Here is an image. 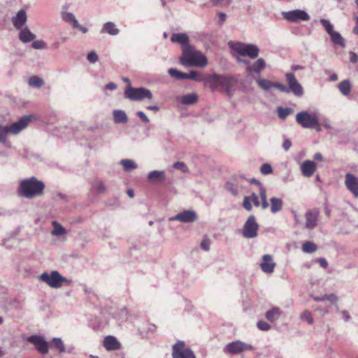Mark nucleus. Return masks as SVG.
<instances>
[{
    "mask_svg": "<svg viewBox=\"0 0 358 358\" xmlns=\"http://www.w3.org/2000/svg\"><path fill=\"white\" fill-rule=\"evenodd\" d=\"M169 75L176 80L189 79L197 82H204L208 84L213 92L217 90L219 87H222L228 96L231 95V89L238 81V75H223L212 73L203 78L196 71H191L189 73H183L176 69L171 68L168 71Z\"/></svg>",
    "mask_w": 358,
    "mask_h": 358,
    "instance_id": "f257e3e1",
    "label": "nucleus"
},
{
    "mask_svg": "<svg viewBox=\"0 0 358 358\" xmlns=\"http://www.w3.org/2000/svg\"><path fill=\"white\" fill-rule=\"evenodd\" d=\"M44 189L45 184L43 181L38 180L36 177H31L20 182L18 194L24 198L32 199L42 196Z\"/></svg>",
    "mask_w": 358,
    "mask_h": 358,
    "instance_id": "f03ea898",
    "label": "nucleus"
},
{
    "mask_svg": "<svg viewBox=\"0 0 358 358\" xmlns=\"http://www.w3.org/2000/svg\"><path fill=\"white\" fill-rule=\"evenodd\" d=\"M180 62L186 66L203 67L208 64L206 57L200 51L195 50L192 46L183 50Z\"/></svg>",
    "mask_w": 358,
    "mask_h": 358,
    "instance_id": "7ed1b4c3",
    "label": "nucleus"
},
{
    "mask_svg": "<svg viewBox=\"0 0 358 358\" xmlns=\"http://www.w3.org/2000/svg\"><path fill=\"white\" fill-rule=\"evenodd\" d=\"M31 119V115H24L10 125L3 126L0 124V142H6L8 134H17L20 133L27 127Z\"/></svg>",
    "mask_w": 358,
    "mask_h": 358,
    "instance_id": "20e7f679",
    "label": "nucleus"
},
{
    "mask_svg": "<svg viewBox=\"0 0 358 358\" xmlns=\"http://www.w3.org/2000/svg\"><path fill=\"white\" fill-rule=\"evenodd\" d=\"M230 48L237 54L242 57L248 56L250 59H256L259 53V48L254 44L243 43L237 42L234 44L229 43Z\"/></svg>",
    "mask_w": 358,
    "mask_h": 358,
    "instance_id": "39448f33",
    "label": "nucleus"
},
{
    "mask_svg": "<svg viewBox=\"0 0 358 358\" xmlns=\"http://www.w3.org/2000/svg\"><path fill=\"white\" fill-rule=\"evenodd\" d=\"M296 121L305 129L315 128L319 124V120L315 114L309 113L306 110L298 113L296 115Z\"/></svg>",
    "mask_w": 358,
    "mask_h": 358,
    "instance_id": "423d86ee",
    "label": "nucleus"
},
{
    "mask_svg": "<svg viewBox=\"0 0 358 358\" xmlns=\"http://www.w3.org/2000/svg\"><path fill=\"white\" fill-rule=\"evenodd\" d=\"M39 279L52 288H59L64 282L67 281L66 278L57 271H53L50 273L44 272L39 276Z\"/></svg>",
    "mask_w": 358,
    "mask_h": 358,
    "instance_id": "0eeeda50",
    "label": "nucleus"
},
{
    "mask_svg": "<svg viewBox=\"0 0 358 358\" xmlns=\"http://www.w3.org/2000/svg\"><path fill=\"white\" fill-rule=\"evenodd\" d=\"M285 78L287 83V94L292 93L297 97H301L304 94V90L295 75L293 73H286Z\"/></svg>",
    "mask_w": 358,
    "mask_h": 358,
    "instance_id": "6e6552de",
    "label": "nucleus"
},
{
    "mask_svg": "<svg viewBox=\"0 0 358 358\" xmlns=\"http://www.w3.org/2000/svg\"><path fill=\"white\" fill-rule=\"evenodd\" d=\"M255 348L240 340H236L228 343L224 348L223 352L229 355H237L244 351L253 350Z\"/></svg>",
    "mask_w": 358,
    "mask_h": 358,
    "instance_id": "1a4fd4ad",
    "label": "nucleus"
},
{
    "mask_svg": "<svg viewBox=\"0 0 358 358\" xmlns=\"http://www.w3.org/2000/svg\"><path fill=\"white\" fill-rule=\"evenodd\" d=\"M259 224L254 215H250L243 227V235L246 238H253L257 236Z\"/></svg>",
    "mask_w": 358,
    "mask_h": 358,
    "instance_id": "9d476101",
    "label": "nucleus"
},
{
    "mask_svg": "<svg viewBox=\"0 0 358 358\" xmlns=\"http://www.w3.org/2000/svg\"><path fill=\"white\" fill-rule=\"evenodd\" d=\"M173 358H196L194 352L189 348H185V343L179 341L173 346Z\"/></svg>",
    "mask_w": 358,
    "mask_h": 358,
    "instance_id": "9b49d317",
    "label": "nucleus"
},
{
    "mask_svg": "<svg viewBox=\"0 0 358 358\" xmlns=\"http://www.w3.org/2000/svg\"><path fill=\"white\" fill-rule=\"evenodd\" d=\"M304 217L306 220L304 228L308 230L314 229L318 225L320 217L319 209L314 208L308 210L304 215Z\"/></svg>",
    "mask_w": 358,
    "mask_h": 358,
    "instance_id": "f8f14e48",
    "label": "nucleus"
},
{
    "mask_svg": "<svg viewBox=\"0 0 358 358\" xmlns=\"http://www.w3.org/2000/svg\"><path fill=\"white\" fill-rule=\"evenodd\" d=\"M282 15L285 20L291 22H297L299 20L308 21L310 19L308 13L301 9L282 12Z\"/></svg>",
    "mask_w": 358,
    "mask_h": 358,
    "instance_id": "ddd939ff",
    "label": "nucleus"
},
{
    "mask_svg": "<svg viewBox=\"0 0 358 358\" xmlns=\"http://www.w3.org/2000/svg\"><path fill=\"white\" fill-rule=\"evenodd\" d=\"M198 219L196 213L192 210H184L169 218V221H180L183 223H192Z\"/></svg>",
    "mask_w": 358,
    "mask_h": 358,
    "instance_id": "4468645a",
    "label": "nucleus"
},
{
    "mask_svg": "<svg viewBox=\"0 0 358 358\" xmlns=\"http://www.w3.org/2000/svg\"><path fill=\"white\" fill-rule=\"evenodd\" d=\"M27 341L34 345L40 353L45 355L48 352V343L45 340L44 337L39 335H32L29 336Z\"/></svg>",
    "mask_w": 358,
    "mask_h": 358,
    "instance_id": "2eb2a0df",
    "label": "nucleus"
},
{
    "mask_svg": "<svg viewBox=\"0 0 358 358\" xmlns=\"http://www.w3.org/2000/svg\"><path fill=\"white\" fill-rule=\"evenodd\" d=\"M345 185L347 188L355 197L358 196V178L351 173L345 176Z\"/></svg>",
    "mask_w": 358,
    "mask_h": 358,
    "instance_id": "dca6fc26",
    "label": "nucleus"
},
{
    "mask_svg": "<svg viewBox=\"0 0 358 358\" xmlns=\"http://www.w3.org/2000/svg\"><path fill=\"white\" fill-rule=\"evenodd\" d=\"M103 345L104 348L108 351L117 350H119L121 347L120 343L113 336H107L105 337Z\"/></svg>",
    "mask_w": 358,
    "mask_h": 358,
    "instance_id": "f3484780",
    "label": "nucleus"
},
{
    "mask_svg": "<svg viewBox=\"0 0 358 358\" xmlns=\"http://www.w3.org/2000/svg\"><path fill=\"white\" fill-rule=\"evenodd\" d=\"M171 41L173 43H178L182 47V50L186 49L187 47L191 46L189 43V37L187 34L185 33H177L173 34L171 37Z\"/></svg>",
    "mask_w": 358,
    "mask_h": 358,
    "instance_id": "a211bd4d",
    "label": "nucleus"
},
{
    "mask_svg": "<svg viewBox=\"0 0 358 358\" xmlns=\"http://www.w3.org/2000/svg\"><path fill=\"white\" fill-rule=\"evenodd\" d=\"M263 262L260 264L262 270L266 273L273 272L275 264L272 262V257L270 255H264L262 257Z\"/></svg>",
    "mask_w": 358,
    "mask_h": 358,
    "instance_id": "6ab92c4d",
    "label": "nucleus"
},
{
    "mask_svg": "<svg viewBox=\"0 0 358 358\" xmlns=\"http://www.w3.org/2000/svg\"><path fill=\"white\" fill-rule=\"evenodd\" d=\"M302 173L306 177H310L316 170V164L313 161L306 160L301 166Z\"/></svg>",
    "mask_w": 358,
    "mask_h": 358,
    "instance_id": "aec40b11",
    "label": "nucleus"
},
{
    "mask_svg": "<svg viewBox=\"0 0 358 358\" xmlns=\"http://www.w3.org/2000/svg\"><path fill=\"white\" fill-rule=\"evenodd\" d=\"M266 67V62L263 58H259L252 64L249 65L246 68V71L248 73H260Z\"/></svg>",
    "mask_w": 358,
    "mask_h": 358,
    "instance_id": "412c9836",
    "label": "nucleus"
},
{
    "mask_svg": "<svg viewBox=\"0 0 358 358\" xmlns=\"http://www.w3.org/2000/svg\"><path fill=\"white\" fill-rule=\"evenodd\" d=\"M27 21V13L24 10H19L16 15L13 18V24L14 27L20 29Z\"/></svg>",
    "mask_w": 358,
    "mask_h": 358,
    "instance_id": "4be33fe9",
    "label": "nucleus"
},
{
    "mask_svg": "<svg viewBox=\"0 0 358 358\" xmlns=\"http://www.w3.org/2000/svg\"><path fill=\"white\" fill-rule=\"evenodd\" d=\"M165 179V172L164 171H152L148 176V180L152 183L163 182Z\"/></svg>",
    "mask_w": 358,
    "mask_h": 358,
    "instance_id": "5701e85b",
    "label": "nucleus"
},
{
    "mask_svg": "<svg viewBox=\"0 0 358 358\" xmlns=\"http://www.w3.org/2000/svg\"><path fill=\"white\" fill-rule=\"evenodd\" d=\"M119 32V29L113 22H108L104 23L101 29V34H108L111 36H117Z\"/></svg>",
    "mask_w": 358,
    "mask_h": 358,
    "instance_id": "b1692460",
    "label": "nucleus"
},
{
    "mask_svg": "<svg viewBox=\"0 0 358 358\" xmlns=\"http://www.w3.org/2000/svg\"><path fill=\"white\" fill-rule=\"evenodd\" d=\"M20 29L19 38L22 43H27L36 38V35L33 34L28 27H26Z\"/></svg>",
    "mask_w": 358,
    "mask_h": 358,
    "instance_id": "393cba45",
    "label": "nucleus"
},
{
    "mask_svg": "<svg viewBox=\"0 0 358 358\" xmlns=\"http://www.w3.org/2000/svg\"><path fill=\"white\" fill-rule=\"evenodd\" d=\"M156 330V326L152 324H147L138 329V334L141 338L151 336Z\"/></svg>",
    "mask_w": 358,
    "mask_h": 358,
    "instance_id": "a878e982",
    "label": "nucleus"
},
{
    "mask_svg": "<svg viewBox=\"0 0 358 358\" xmlns=\"http://www.w3.org/2000/svg\"><path fill=\"white\" fill-rule=\"evenodd\" d=\"M144 99H152L151 91L144 87H136V101H142Z\"/></svg>",
    "mask_w": 358,
    "mask_h": 358,
    "instance_id": "bb28decb",
    "label": "nucleus"
},
{
    "mask_svg": "<svg viewBox=\"0 0 358 358\" xmlns=\"http://www.w3.org/2000/svg\"><path fill=\"white\" fill-rule=\"evenodd\" d=\"M280 315L281 311L280 308L278 307H273L266 313L265 317L269 322H273L278 320L280 318Z\"/></svg>",
    "mask_w": 358,
    "mask_h": 358,
    "instance_id": "cd10ccee",
    "label": "nucleus"
},
{
    "mask_svg": "<svg viewBox=\"0 0 358 358\" xmlns=\"http://www.w3.org/2000/svg\"><path fill=\"white\" fill-rule=\"evenodd\" d=\"M113 115L114 122L116 124H124L128 121L127 115L122 110H114Z\"/></svg>",
    "mask_w": 358,
    "mask_h": 358,
    "instance_id": "c85d7f7f",
    "label": "nucleus"
},
{
    "mask_svg": "<svg viewBox=\"0 0 358 358\" xmlns=\"http://www.w3.org/2000/svg\"><path fill=\"white\" fill-rule=\"evenodd\" d=\"M180 102L184 105H192L198 100V95L196 93H191L184 95L178 99Z\"/></svg>",
    "mask_w": 358,
    "mask_h": 358,
    "instance_id": "c756f323",
    "label": "nucleus"
},
{
    "mask_svg": "<svg viewBox=\"0 0 358 358\" xmlns=\"http://www.w3.org/2000/svg\"><path fill=\"white\" fill-rule=\"evenodd\" d=\"M338 87L343 96H348L352 90V85L349 80L341 81Z\"/></svg>",
    "mask_w": 358,
    "mask_h": 358,
    "instance_id": "7c9ffc66",
    "label": "nucleus"
},
{
    "mask_svg": "<svg viewBox=\"0 0 358 358\" xmlns=\"http://www.w3.org/2000/svg\"><path fill=\"white\" fill-rule=\"evenodd\" d=\"M329 35L330 36L331 40L334 44L338 45L343 48L345 47L344 38L342 37L340 33L334 31Z\"/></svg>",
    "mask_w": 358,
    "mask_h": 358,
    "instance_id": "2f4dec72",
    "label": "nucleus"
},
{
    "mask_svg": "<svg viewBox=\"0 0 358 358\" xmlns=\"http://www.w3.org/2000/svg\"><path fill=\"white\" fill-rule=\"evenodd\" d=\"M271 211L272 213H276L277 212L281 210L282 208V200L281 199H278L276 197H273L271 199Z\"/></svg>",
    "mask_w": 358,
    "mask_h": 358,
    "instance_id": "473e14b6",
    "label": "nucleus"
},
{
    "mask_svg": "<svg viewBox=\"0 0 358 358\" xmlns=\"http://www.w3.org/2000/svg\"><path fill=\"white\" fill-rule=\"evenodd\" d=\"M62 18L66 22L72 23L73 27L78 26V21L76 20L75 15L72 13L63 12L62 13Z\"/></svg>",
    "mask_w": 358,
    "mask_h": 358,
    "instance_id": "72a5a7b5",
    "label": "nucleus"
},
{
    "mask_svg": "<svg viewBox=\"0 0 358 358\" xmlns=\"http://www.w3.org/2000/svg\"><path fill=\"white\" fill-rule=\"evenodd\" d=\"M122 80L128 83V87L125 90L124 96L131 100H134V88L131 86L130 80L127 78L123 77Z\"/></svg>",
    "mask_w": 358,
    "mask_h": 358,
    "instance_id": "f704fd0d",
    "label": "nucleus"
},
{
    "mask_svg": "<svg viewBox=\"0 0 358 358\" xmlns=\"http://www.w3.org/2000/svg\"><path fill=\"white\" fill-rule=\"evenodd\" d=\"M50 344L57 350L59 352L62 353L65 352L64 344L60 338H53Z\"/></svg>",
    "mask_w": 358,
    "mask_h": 358,
    "instance_id": "c9c22d12",
    "label": "nucleus"
},
{
    "mask_svg": "<svg viewBox=\"0 0 358 358\" xmlns=\"http://www.w3.org/2000/svg\"><path fill=\"white\" fill-rule=\"evenodd\" d=\"M92 189L99 194L103 193L106 189V185L102 180H96L92 183Z\"/></svg>",
    "mask_w": 358,
    "mask_h": 358,
    "instance_id": "e433bc0d",
    "label": "nucleus"
},
{
    "mask_svg": "<svg viewBox=\"0 0 358 358\" xmlns=\"http://www.w3.org/2000/svg\"><path fill=\"white\" fill-rule=\"evenodd\" d=\"M256 82L258 84L259 87L264 90L268 91L271 87H273V82L271 80L258 78H256Z\"/></svg>",
    "mask_w": 358,
    "mask_h": 358,
    "instance_id": "4c0bfd02",
    "label": "nucleus"
},
{
    "mask_svg": "<svg viewBox=\"0 0 358 358\" xmlns=\"http://www.w3.org/2000/svg\"><path fill=\"white\" fill-rule=\"evenodd\" d=\"M28 83H29V86H31V87L40 88L41 87H42L43 85L44 81L43 79H41L38 76H34L31 77L29 79Z\"/></svg>",
    "mask_w": 358,
    "mask_h": 358,
    "instance_id": "58836bf2",
    "label": "nucleus"
},
{
    "mask_svg": "<svg viewBox=\"0 0 358 358\" xmlns=\"http://www.w3.org/2000/svg\"><path fill=\"white\" fill-rule=\"evenodd\" d=\"M277 111L278 117L282 120H285L289 115L292 113L293 110L291 108L280 106L277 108Z\"/></svg>",
    "mask_w": 358,
    "mask_h": 358,
    "instance_id": "ea45409f",
    "label": "nucleus"
},
{
    "mask_svg": "<svg viewBox=\"0 0 358 358\" xmlns=\"http://www.w3.org/2000/svg\"><path fill=\"white\" fill-rule=\"evenodd\" d=\"M52 224L54 226V229L52 231L53 236H61L66 233V229L60 224L54 221Z\"/></svg>",
    "mask_w": 358,
    "mask_h": 358,
    "instance_id": "a19ab883",
    "label": "nucleus"
},
{
    "mask_svg": "<svg viewBox=\"0 0 358 358\" xmlns=\"http://www.w3.org/2000/svg\"><path fill=\"white\" fill-rule=\"evenodd\" d=\"M302 250L306 253H313L317 250V245L310 241H306L302 245Z\"/></svg>",
    "mask_w": 358,
    "mask_h": 358,
    "instance_id": "79ce46f5",
    "label": "nucleus"
},
{
    "mask_svg": "<svg viewBox=\"0 0 358 358\" xmlns=\"http://www.w3.org/2000/svg\"><path fill=\"white\" fill-rule=\"evenodd\" d=\"M120 164L122 165L124 170L126 171L134 169V162L131 159H122Z\"/></svg>",
    "mask_w": 358,
    "mask_h": 358,
    "instance_id": "37998d69",
    "label": "nucleus"
},
{
    "mask_svg": "<svg viewBox=\"0 0 358 358\" xmlns=\"http://www.w3.org/2000/svg\"><path fill=\"white\" fill-rule=\"evenodd\" d=\"M259 195L262 199V207L263 209H266L268 206V203L266 199V190L264 187H261L259 191Z\"/></svg>",
    "mask_w": 358,
    "mask_h": 358,
    "instance_id": "c03bdc74",
    "label": "nucleus"
},
{
    "mask_svg": "<svg viewBox=\"0 0 358 358\" xmlns=\"http://www.w3.org/2000/svg\"><path fill=\"white\" fill-rule=\"evenodd\" d=\"M320 23L329 34L334 31V26L329 20L322 18L320 19Z\"/></svg>",
    "mask_w": 358,
    "mask_h": 358,
    "instance_id": "a18cd8bd",
    "label": "nucleus"
},
{
    "mask_svg": "<svg viewBox=\"0 0 358 358\" xmlns=\"http://www.w3.org/2000/svg\"><path fill=\"white\" fill-rule=\"evenodd\" d=\"M301 319L303 321H306L310 324L313 323V318L312 317L311 313L309 310H304L301 315Z\"/></svg>",
    "mask_w": 358,
    "mask_h": 358,
    "instance_id": "49530a36",
    "label": "nucleus"
},
{
    "mask_svg": "<svg viewBox=\"0 0 358 358\" xmlns=\"http://www.w3.org/2000/svg\"><path fill=\"white\" fill-rule=\"evenodd\" d=\"M173 167L176 169L181 170L182 173H187L189 170L187 165L182 162H176L173 164Z\"/></svg>",
    "mask_w": 358,
    "mask_h": 358,
    "instance_id": "de8ad7c7",
    "label": "nucleus"
},
{
    "mask_svg": "<svg viewBox=\"0 0 358 358\" xmlns=\"http://www.w3.org/2000/svg\"><path fill=\"white\" fill-rule=\"evenodd\" d=\"M260 171L264 175H268L273 172V169L269 164L265 163L262 165Z\"/></svg>",
    "mask_w": 358,
    "mask_h": 358,
    "instance_id": "09e8293b",
    "label": "nucleus"
},
{
    "mask_svg": "<svg viewBox=\"0 0 358 358\" xmlns=\"http://www.w3.org/2000/svg\"><path fill=\"white\" fill-rule=\"evenodd\" d=\"M257 327L262 331H268L271 327L266 322L260 320L257 322Z\"/></svg>",
    "mask_w": 358,
    "mask_h": 358,
    "instance_id": "8fccbe9b",
    "label": "nucleus"
},
{
    "mask_svg": "<svg viewBox=\"0 0 358 358\" xmlns=\"http://www.w3.org/2000/svg\"><path fill=\"white\" fill-rule=\"evenodd\" d=\"M45 46V42L41 40L34 41L31 44V47L36 50L44 49Z\"/></svg>",
    "mask_w": 358,
    "mask_h": 358,
    "instance_id": "3c124183",
    "label": "nucleus"
},
{
    "mask_svg": "<svg viewBox=\"0 0 358 358\" xmlns=\"http://www.w3.org/2000/svg\"><path fill=\"white\" fill-rule=\"evenodd\" d=\"M243 206L248 211H251L252 209V204L250 203V197L245 196L243 202Z\"/></svg>",
    "mask_w": 358,
    "mask_h": 358,
    "instance_id": "603ef678",
    "label": "nucleus"
},
{
    "mask_svg": "<svg viewBox=\"0 0 358 358\" xmlns=\"http://www.w3.org/2000/svg\"><path fill=\"white\" fill-rule=\"evenodd\" d=\"M87 60L91 63H95L98 61V55L94 51H91L87 54Z\"/></svg>",
    "mask_w": 358,
    "mask_h": 358,
    "instance_id": "864d4df0",
    "label": "nucleus"
},
{
    "mask_svg": "<svg viewBox=\"0 0 358 358\" xmlns=\"http://www.w3.org/2000/svg\"><path fill=\"white\" fill-rule=\"evenodd\" d=\"M117 87V85L115 83H108L107 85H106L103 88V91L105 94H107V92L108 90H110V91H113V90H115Z\"/></svg>",
    "mask_w": 358,
    "mask_h": 358,
    "instance_id": "5fc2aeb1",
    "label": "nucleus"
},
{
    "mask_svg": "<svg viewBox=\"0 0 358 358\" xmlns=\"http://www.w3.org/2000/svg\"><path fill=\"white\" fill-rule=\"evenodd\" d=\"M226 189L230 192L234 196H236L238 193L237 189L234 187V185L229 182L226 183Z\"/></svg>",
    "mask_w": 358,
    "mask_h": 358,
    "instance_id": "6e6d98bb",
    "label": "nucleus"
},
{
    "mask_svg": "<svg viewBox=\"0 0 358 358\" xmlns=\"http://www.w3.org/2000/svg\"><path fill=\"white\" fill-rule=\"evenodd\" d=\"M273 87L278 89L281 92L287 93V86L278 82H273Z\"/></svg>",
    "mask_w": 358,
    "mask_h": 358,
    "instance_id": "4d7b16f0",
    "label": "nucleus"
},
{
    "mask_svg": "<svg viewBox=\"0 0 358 358\" xmlns=\"http://www.w3.org/2000/svg\"><path fill=\"white\" fill-rule=\"evenodd\" d=\"M326 300H328L333 303L336 307L338 308V296L335 294H327Z\"/></svg>",
    "mask_w": 358,
    "mask_h": 358,
    "instance_id": "13d9d810",
    "label": "nucleus"
},
{
    "mask_svg": "<svg viewBox=\"0 0 358 358\" xmlns=\"http://www.w3.org/2000/svg\"><path fill=\"white\" fill-rule=\"evenodd\" d=\"M136 115L139 117V118L144 123H148L150 122L149 118L146 116V115L143 111H138L136 113Z\"/></svg>",
    "mask_w": 358,
    "mask_h": 358,
    "instance_id": "bf43d9fd",
    "label": "nucleus"
},
{
    "mask_svg": "<svg viewBox=\"0 0 358 358\" xmlns=\"http://www.w3.org/2000/svg\"><path fill=\"white\" fill-rule=\"evenodd\" d=\"M250 197V200L252 201L254 205L256 207H259L260 206V202L259 201V198H258V196L257 195V194L252 193Z\"/></svg>",
    "mask_w": 358,
    "mask_h": 358,
    "instance_id": "052dcab7",
    "label": "nucleus"
},
{
    "mask_svg": "<svg viewBox=\"0 0 358 358\" xmlns=\"http://www.w3.org/2000/svg\"><path fill=\"white\" fill-rule=\"evenodd\" d=\"M316 261L324 268H326L328 266L327 261L323 257H320V258L317 259Z\"/></svg>",
    "mask_w": 358,
    "mask_h": 358,
    "instance_id": "680f3d73",
    "label": "nucleus"
},
{
    "mask_svg": "<svg viewBox=\"0 0 358 358\" xmlns=\"http://www.w3.org/2000/svg\"><path fill=\"white\" fill-rule=\"evenodd\" d=\"M350 61L353 63V64H355L358 62V55L353 52H350Z\"/></svg>",
    "mask_w": 358,
    "mask_h": 358,
    "instance_id": "e2e57ef3",
    "label": "nucleus"
},
{
    "mask_svg": "<svg viewBox=\"0 0 358 358\" xmlns=\"http://www.w3.org/2000/svg\"><path fill=\"white\" fill-rule=\"evenodd\" d=\"M248 181L250 184L257 185L259 187V190L261 189V187H263L262 184L259 182V180H258L256 178H250V179H248Z\"/></svg>",
    "mask_w": 358,
    "mask_h": 358,
    "instance_id": "0e129e2a",
    "label": "nucleus"
},
{
    "mask_svg": "<svg viewBox=\"0 0 358 358\" xmlns=\"http://www.w3.org/2000/svg\"><path fill=\"white\" fill-rule=\"evenodd\" d=\"M292 145V142L289 139H285L282 144V148L285 151H287Z\"/></svg>",
    "mask_w": 358,
    "mask_h": 358,
    "instance_id": "69168bd1",
    "label": "nucleus"
},
{
    "mask_svg": "<svg viewBox=\"0 0 358 358\" xmlns=\"http://www.w3.org/2000/svg\"><path fill=\"white\" fill-rule=\"evenodd\" d=\"M201 248L205 251H208L210 250L208 241L206 240H203L201 243Z\"/></svg>",
    "mask_w": 358,
    "mask_h": 358,
    "instance_id": "338daca9",
    "label": "nucleus"
},
{
    "mask_svg": "<svg viewBox=\"0 0 358 358\" xmlns=\"http://www.w3.org/2000/svg\"><path fill=\"white\" fill-rule=\"evenodd\" d=\"M218 16L220 18V24H222L226 20L227 15L224 13L220 12L218 13Z\"/></svg>",
    "mask_w": 358,
    "mask_h": 358,
    "instance_id": "774afa93",
    "label": "nucleus"
}]
</instances>
